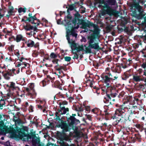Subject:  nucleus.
<instances>
[{
  "label": "nucleus",
  "mask_w": 146,
  "mask_h": 146,
  "mask_svg": "<svg viewBox=\"0 0 146 146\" xmlns=\"http://www.w3.org/2000/svg\"><path fill=\"white\" fill-rule=\"evenodd\" d=\"M70 19L67 18L65 20L66 23L65 25L66 30V37L68 43L70 44V46L72 51L78 52L84 51L88 53H90L92 48L97 49L99 48L98 42L99 41L98 35L100 30L98 26L93 23L90 22H83L82 23V28L85 30L84 32H88L89 33H93L88 37V46L86 47L85 45L79 46L74 42L75 39L77 36L75 31L74 29H78L79 25L76 23V19H74L73 21H70Z\"/></svg>",
  "instance_id": "1"
},
{
  "label": "nucleus",
  "mask_w": 146,
  "mask_h": 146,
  "mask_svg": "<svg viewBox=\"0 0 146 146\" xmlns=\"http://www.w3.org/2000/svg\"><path fill=\"white\" fill-rule=\"evenodd\" d=\"M98 2L99 3L98 7L102 11L99 15L100 17L106 14L113 15L115 14V11L111 6L115 5V0H108L107 2L104 0H98Z\"/></svg>",
  "instance_id": "2"
},
{
  "label": "nucleus",
  "mask_w": 146,
  "mask_h": 146,
  "mask_svg": "<svg viewBox=\"0 0 146 146\" xmlns=\"http://www.w3.org/2000/svg\"><path fill=\"white\" fill-rule=\"evenodd\" d=\"M75 115H76L75 114H72V116H70L68 118V120L69 123L68 125L64 122L61 120V123L59 124V126L63 129V132L69 130L72 128L73 125H76L80 123L79 120L76 119L74 117Z\"/></svg>",
  "instance_id": "3"
},
{
  "label": "nucleus",
  "mask_w": 146,
  "mask_h": 146,
  "mask_svg": "<svg viewBox=\"0 0 146 146\" xmlns=\"http://www.w3.org/2000/svg\"><path fill=\"white\" fill-rule=\"evenodd\" d=\"M125 111L121 108L117 109L115 111V115L113 117V119H116L114 123L115 125H116L121 120V118L125 115Z\"/></svg>",
  "instance_id": "4"
},
{
  "label": "nucleus",
  "mask_w": 146,
  "mask_h": 146,
  "mask_svg": "<svg viewBox=\"0 0 146 146\" xmlns=\"http://www.w3.org/2000/svg\"><path fill=\"white\" fill-rule=\"evenodd\" d=\"M133 80L136 82L144 81L146 82V71L139 72L133 76Z\"/></svg>",
  "instance_id": "5"
},
{
  "label": "nucleus",
  "mask_w": 146,
  "mask_h": 146,
  "mask_svg": "<svg viewBox=\"0 0 146 146\" xmlns=\"http://www.w3.org/2000/svg\"><path fill=\"white\" fill-rule=\"evenodd\" d=\"M113 78H112L111 77L109 78L107 76L105 75L103 77H102L103 80H104L105 82V86L106 87H107V91L109 92V90H110L111 92H112V88L110 87V81L111 80H115V79H117L118 78V77L115 76H113Z\"/></svg>",
  "instance_id": "6"
},
{
  "label": "nucleus",
  "mask_w": 146,
  "mask_h": 146,
  "mask_svg": "<svg viewBox=\"0 0 146 146\" xmlns=\"http://www.w3.org/2000/svg\"><path fill=\"white\" fill-rule=\"evenodd\" d=\"M60 110L58 112L56 113L55 119L57 120H60V115L61 114H65L67 111H68V108H65L64 106L62 107L60 106Z\"/></svg>",
  "instance_id": "7"
},
{
  "label": "nucleus",
  "mask_w": 146,
  "mask_h": 146,
  "mask_svg": "<svg viewBox=\"0 0 146 146\" xmlns=\"http://www.w3.org/2000/svg\"><path fill=\"white\" fill-rule=\"evenodd\" d=\"M137 11L140 14L142 13L143 10L141 7L138 4L135 5L134 6L132 7L131 9V11L133 15H136V11Z\"/></svg>",
  "instance_id": "8"
},
{
  "label": "nucleus",
  "mask_w": 146,
  "mask_h": 146,
  "mask_svg": "<svg viewBox=\"0 0 146 146\" xmlns=\"http://www.w3.org/2000/svg\"><path fill=\"white\" fill-rule=\"evenodd\" d=\"M36 102L37 104V106L38 108L40 109H42L43 112H45L46 111L45 107L44 105V104L45 103V102L38 100L36 101Z\"/></svg>",
  "instance_id": "9"
},
{
  "label": "nucleus",
  "mask_w": 146,
  "mask_h": 146,
  "mask_svg": "<svg viewBox=\"0 0 146 146\" xmlns=\"http://www.w3.org/2000/svg\"><path fill=\"white\" fill-rule=\"evenodd\" d=\"M25 90L27 92V95L32 97V98L35 97L36 94L34 89H30L29 88H26Z\"/></svg>",
  "instance_id": "10"
},
{
  "label": "nucleus",
  "mask_w": 146,
  "mask_h": 146,
  "mask_svg": "<svg viewBox=\"0 0 146 146\" xmlns=\"http://www.w3.org/2000/svg\"><path fill=\"white\" fill-rule=\"evenodd\" d=\"M2 75L4 78L7 80H9L10 79V77L12 76V74L11 72H4V71L2 73Z\"/></svg>",
  "instance_id": "11"
},
{
  "label": "nucleus",
  "mask_w": 146,
  "mask_h": 146,
  "mask_svg": "<svg viewBox=\"0 0 146 146\" xmlns=\"http://www.w3.org/2000/svg\"><path fill=\"white\" fill-rule=\"evenodd\" d=\"M5 86L13 90L16 89L18 87L13 82H10L8 84H6Z\"/></svg>",
  "instance_id": "12"
},
{
  "label": "nucleus",
  "mask_w": 146,
  "mask_h": 146,
  "mask_svg": "<svg viewBox=\"0 0 146 146\" xmlns=\"http://www.w3.org/2000/svg\"><path fill=\"white\" fill-rule=\"evenodd\" d=\"M37 20L35 16H31L29 18H27L26 21L31 22L33 24H35L38 25L39 24L38 23H36L34 22L35 20Z\"/></svg>",
  "instance_id": "13"
},
{
  "label": "nucleus",
  "mask_w": 146,
  "mask_h": 146,
  "mask_svg": "<svg viewBox=\"0 0 146 146\" xmlns=\"http://www.w3.org/2000/svg\"><path fill=\"white\" fill-rule=\"evenodd\" d=\"M26 43L27 46L29 47H32L33 46L35 47V42L33 40L29 39L26 42Z\"/></svg>",
  "instance_id": "14"
},
{
  "label": "nucleus",
  "mask_w": 146,
  "mask_h": 146,
  "mask_svg": "<svg viewBox=\"0 0 146 146\" xmlns=\"http://www.w3.org/2000/svg\"><path fill=\"white\" fill-rule=\"evenodd\" d=\"M32 143L33 145L36 146H39L40 144V140L39 139H33L32 141Z\"/></svg>",
  "instance_id": "15"
},
{
  "label": "nucleus",
  "mask_w": 146,
  "mask_h": 146,
  "mask_svg": "<svg viewBox=\"0 0 146 146\" xmlns=\"http://www.w3.org/2000/svg\"><path fill=\"white\" fill-rule=\"evenodd\" d=\"M23 27L27 31L33 30L34 28L33 26L29 24H27L25 25H24L23 26Z\"/></svg>",
  "instance_id": "16"
},
{
  "label": "nucleus",
  "mask_w": 146,
  "mask_h": 146,
  "mask_svg": "<svg viewBox=\"0 0 146 146\" xmlns=\"http://www.w3.org/2000/svg\"><path fill=\"white\" fill-rule=\"evenodd\" d=\"M58 56H59V54L58 53H55L54 52H52L50 55V57L53 59H56Z\"/></svg>",
  "instance_id": "17"
},
{
  "label": "nucleus",
  "mask_w": 146,
  "mask_h": 146,
  "mask_svg": "<svg viewBox=\"0 0 146 146\" xmlns=\"http://www.w3.org/2000/svg\"><path fill=\"white\" fill-rule=\"evenodd\" d=\"M14 129L12 127H9L6 129V131L8 133H13L14 132Z\"/></svg>",
  "instance_id": "18"
},
{
  "label": "nucleus",
  "mask_w": 146,
  "mask_h": 146,
  "mask_svg": "<svg viewBox=\"0 0 146 146\" xmlns=\"http://www.w3.org/2000/svg\"><path fill=\"white\" fill-rule=\"evenodd\" d=\"M24 136H23L22 138L23 139V140L24 141H28L29 139H31V137L28 135H25Z\"/></svg>",
  "instance_id": "19"
},
{
  "label": "nucleus",
  "mask_w": 146,
  "mask_h": 146,
  "mask_svg": "<svg viewBox=\"0 0 146 146\" xmlns=\"http://www.w3.org/2000/svg\"><path fill=\"white\" fill-rule=\"evenodd\" d=\"M55 69L59 71V72L60 73V70L63 69V67L62 66H60L59 65H56L55 66Z\"/></svg>",
  "instance_id": "20"
},
{
  "label": "nucleus",
  "mask_w": 146,
  "mask_h": 146,
  "mask_svg": "<svg viewBox=\"0 0 146 146\" xmlns=\"http://www.w3.org/2000/svg\"><path fill=\"white\" fill-rule=\"evenodd\" d=\"M26 62H19L17 63L16 64V67H19L21 66V65H26Z\"/></svg>",
  "instance_id": "21"
},
{
  "label": "nucleus",
  "mask_w": 146,
  "mask_h": 146,
  "mask_svg": "<svg viewBox=\"0 0 146 146\" xmlns=\"http://www.w3.org/2000/svg\"><path fill=\"white\" fill-rule=\"evenodd\" d=\"M75 5H71L69 6V8L67 10V12H68L69 11H72L74 9Z\"/></svg>",
  "instance_id": "22"
},
{
  "label": "nucleus",
  "mask_w": 146,
  "mask_h": 146,
  "mask_svg": "<svg viewBox=\"0 0 146 146\" xmlns=\"http://www.w3.org/2000/svg\"><path fill=\"white\" fill-rule=\"evenodd\" d=\"M23 38L22 36L20 35H18L17 36L16 40L17 42H19Z\"/></svg>",
  "instance_id": "23"
},
{
  "label": "nucleus",
  "mask_w": 146,
  "mask_h": 146,
  "mask_svg": "<svg viewBox=\"0 0 146 146\" xmlns=\"http://www.w3.org/2000/svg\"><path fill=\"white\" fill-rule=\"evenodd\" d=\"M5 66L4 65L0 64V73L1 72L2 73V72H3V71L5 70V69H5Z\"/></svg>",
  "instance_id": "24"
},
{
  "label": "nucleus",
  "mask_w": 146,
  "mask_h": 146,
  "mask_svg": "<svg viewBox=\"0 0 146 146\" xmlns=\"http://www.w3.org/2000/svg\"><path fill=\"white\" fill-rule=\"evenodd\" d=\"M13 7L11 6H10L9 7V9L8 11V13L9 14V15H11L12 14V13L13 12Z\"/></svg>",
  "instance_id": "25"
},
{
  "label": "nucleus",
  "mask_w": 146,
  "mask_h": 146,
  "mask_svg": "<svg viewBox=\"0 0 146 146\" xmlns=\"http://www.w3.org/2000/svg\"><path fill=\"white\" fill-rule=\"evenodd\" d=\"M115 72L117 73H119L121 70V68L119 66H116L115 68Z\"/></svg>",
  "instance_id": "26"
},
{
  "label": "nucleus",
  "mask_w": 146,
  "mask_h": 146,
  "mask_svg": "<svg viewBox=\"0 0 146 146\" xmlns=\"http://www.w3.org/2000/svg\"><path fill=\"white\" fill-rule=\"evenodd\" d=\"M75 17L76 19H78L81 16L78 12H77L75 14Z\"/></svg>",
  "instance_id": "27"
},
{
  "label": "nucleus",
  "mask_w": 146,
  "mask_h": 146,
  "mask_svg": "<svg viewBox=\"0 0 146 146\" xmlns=\"http://www.w3.org/2000/svg\"><path fill=\"white\" fill-rule=\"evenodd\" d=\"M40 84L41 86H44L46 85V82L45 81L43 80L42 82H40Z\"/></svg>",
  "instance_id": "28"
},
{
  "label": "nucleus",
  "mask_w": 146,
  "mask_h": 146,
  "mask_svg": "<svg viewBox=\"0 0 146 146\" xmlns=\"http://www.w3.org/2000/svg\"><path fill=\"white\" fill-rule=\"evenodd\" d=\"M64 59L66 61L69 62L71 58L69 56H66L64 57Z\"/></svg>",
  "instance_id": "29"
},
{
  "label": "nucleus",
  "mask_w": 146,
  "mask_h": 146,
  "mask_svg": "<svg viewBox=\"0 0 146 146\" xmlns=\"http://www.w3.org/2000/svg\"><path fill=\"white\" fill-rule=\"evenodd\" d=\"M90 87H91V88H95V86H94L93 85V84H94V82H93V81H91V82H90Z\"/></svg>",
  "instance_id": "30"
},
{
  "label": "nucleus",
  "mask_w": 146,
  "mask_h": 146,
  "mask_svg": "<svg viewBox=\"0 0 146 146\" xmlns=\"http://www.w3.org/2000/svg\"><path fill=\"white\" fill-rule=\"evenodd\" d=\"M25 11H26L25 9L24 8H19V12L20 13H21V12H25Z\"/></svg>",
  "instance_id": "31"
},
{
  "label": "nucleus",
  "mask_w": 146,
  "mask_h": 146,
  "mask_svg": "<svg viewBox=\"0 0 146 146\" xmlns=\"http://www.w3.org/2000/svg\"><path fill=\"white\" fill-rule=\"evenodd\" d=\"M34 87V85L33 84H29V87L28 88H29L30 89H33Z\"/></svg>",
  "instance_id": "32"
},
{
  "label": "nucleus",
  "mask_w": 146,
  "mask_h": 146,
  "mask_svg": "<svg viewBox=\"0 0 146 146\" xmlns=\"http://www.w3.org/2000/svg\"><path fill=\"white\" fill-rule=\"evenodd\" d=\"M33 31H31L30 32L27 33V35L29 36V37H31L32 36H33Z\"/></svg>",
  "instance_id": "33"
},
{
  "label": "nucleus",
  "mask_w": 146,
  "mask_h": 146,
  "mask_svg": "<svg viewBox=\"0 0 146 146\" xmlns=\"http://www.w3.org/2000/svg\"><path fill=\"white\" fill-rule=\"evenodd\" d=\"M98 110V109L97 108H96L92 109V111L94 113H97Z\"/></svg>",
  "instance_id": "34"
},
{
  "label": "nucleus",
  "mask_w": 146,
  "mask_h": 146,
  "mask_svg": "<svg viewBox=\"0 0 146 146\" xmlns=\"http://www.w3.org/2000/svg\"><path fill=\"white\" fill-rule=\"evenodd\" d=\"M59 61V60L56 59H53L52 60V62L54 64H57L58 61Z\"/></svg>",
  "instance_id": "35"
},
{
  "label": "nucleus",
  "mask_w": 146,
  "mask_h": 146,
  "mask_svg": "<svg viewBox=\"0 0 146 146\" xmlns=\"http://www.w3.org/2000/svg\"><path fill=\"white\" fill-rule=\"evenodd\" d=\"M64 139L67 141H68L69 140V137L67 135H64Z\"/></svg>",
  "instance_id": "36"
},
{
  "label": "nucleus",
  "mask_w": 146,
  "mask_h": 146,
  "mask_svg": "<svg viewBox=\"0 0 146 146\" xmlns=\"http://www.w3.org/2000/svg\"><path fill=\"white\" fill-rule=\"evenodd\" d=\"M85 109L86 111L89 112L90 111V108L89 106H86L85 107Z\"/></svg>",
  "instance_id": "37"
},
{
  "label": "nucleus",
  "mask_w": 146,
  "mask_h": 146,
  "mask_svg": "<svg viewBox=\"0 0 146 146\" xmlns=\"http://www.w3.org/2000/svg\"><path fill=\"white\" fill-rule=\"evenodd\" d=\"M142 67L145 69L143 71H146V64L143 63L142 65Z\"/></svg>",
  "instance_id": "38"
},
{
  "label": "nucleus",
  "mask_w": 146,
  "mask_h": 146,
  "mask_svg": "<svg viewBox=\"0 0 146 146\" xmlns=\"http://www.w3.org/2000/svg\"><path fill=\"white\" fill-rule=\"evenodd\" d=\"M36 28H34V29H33V36H35V35H36V32H35V31H36Z\"/></svg>",
  "instance_id": "39"
},
{
  "label": "nucleus",
  "mask_w": 146,
  "mask_h": 146,
  "mask_svg": "<svg viewBox=\"0 0 146 146\" xmlns=\"http://www.w3.org/2000/svg\"><path fill=\"white\" fill-rule=\"evenodd\" d=\"M5 42H3L2 43H1L0 42V47H3L5 46Z\"/></svg>",
  "instance_id": "40"
},
{
  "label": "nucleus",
  "mask_w": 146,
  "mask_h": 146,
  "mask_svg": "<svg viewBox=\"0 0 146 146\" xmlns=\"http://www.w3.org/2000/svg\"><path fill=\"white\" fill-rule=\"evenodd\" d=\"M78 55L77 54H74L73 57V59H77L78 58Z\"/></svg>",
  "instance_id": "41"
},
{
  "label": "nucleus",
  "mask_w": 146,
  "mask_h": 146,
  "mask_svg": "<svg viewBox=\"0 0 146 146\" xmlns=\"http://www.w3.org/2000/svg\"><path fill=\"white\" fill-rule=\"evenodd\" d=\"M86 117L87 119H88L89 120H91V115H86Z\"/></svg>",
  "instance_id": "42"
},
{
  "label": "nucleus",
  "mask_w": 146,
  "mask_h": 146,
  "mask_svg": "<svg viewBox=\"0 0 146 146\" xmlns=\"http://www.w3.org/2000/svg\"><path fill=\"white\" fill-rule=\"evenodd\" d=\"M42 21L44 22H45L46 23H48V22L47 20L45 18H43L42 19Z\"/></svg>",
  "instance_id": "43"
},
{
  "label": "nucleus",
  "mask_w": 146,
  "mask_h": 146,
  "mask_svg": "<svg viewBox=\"0 0 146 146\" xmlns=\"http://www.w3.org/2000/svg\"><path fill=\"white\" fill-rule=\"evenodd\" d=\"M26 65H21L22 66V68H25V67L27 66V65L29 64L27 63H26Z\"/></svg>",
  "instance_id": "44"
},
{
  "label": "nucleus",
  "mask_w": 146,
  "mask_h": 146,
  "mask_svg": "<svg viewBox=\"0 0 146 146\" xmlns=\"http://www.w3.org/2000/svg\"><path fill=\"white\" fill-rule=\"evenodd\" d=\"M124 94V92H121V93H119V97H120V96L122 97L123 96V95Z\"/></svg>",
  "instance_id": "45"
},
{
  "label": "nucleus",
  "mask_w": 146,
  "mask_h": 146,
  "mask_svg": "<svg viewBox=\"0 0 146 146\" xmlns=\"http://www.w3.org/2000/svg\"><path fill=\"white\" fill-rule=\"evenodd\" d=\"M3 55L1 53H0V60L3 58Z\"/></svg>",
  "instance_id": "46"
},
{
  "label": "nucleus",
  "mask_w": 146,
  "mask_h": 146,
  "mask_svg": "<svg viewBox=\"0 0 146 146\" xmlns=\"http://www.w3.org/2000/svg\"><path fill=\"white\" fill-rule=\"evenodd\" d=\"M67 104V102L66 101H63L62 102V104L63 105H66Z\"/></svg>",
  "instance_id": "47"
},
{
  "label": "nucleus",
  "mask_w": 146,
  "mask_h": 146,
  "mask_svg": "<svg viewBox=\"0 0 146 146\" xmlns=\"http://www.w3.org/2000/svg\"><path fill=\"white\" fill-rule=\"evenodd\" d=\"M113 76V74L112 75L111 74L109 73V77L110 78L111 77L112 78H113L112 77Z\"/></svg>",
  "instance_id": "48"
},
{
  "label": "nucleus",
  "mask_w": 146,
  "mask_h": 146,
  "mask_svg": "<svg viewBox=\"0 0 146 146\" xmlns=\"http://www.w3.org/2000/svg\"><path fill=\"white\" fill-rule=\"evenodd\" d=\"M9 33V31H8L7 33V34H6V35H5V38H8V36L9 35L8 34V33Z\"/></svg>",
  "instance_id": "49"
},
{
  "label": "nucleus",
  "mask_w": 146,
  "mask_h": 146,
  "mask_svg": "<svg viewBox=\"0 0 146 146\" xmlns=\"http://www.w3.org/2000/svg\"><path fill=\"white\" fill-rule=\"evenodd\" d=\"M86 40L85 38H82V39L81 40L82 41H83L84 42H85Z\"/></svg>",
  "instance_id": "50"
},
{
  "label": "nucleus",
  "mask_w": 146,
  "mask_h": 146,
  "mask_svg": "<svg viewBox=\"0 0 146 146\" xmlns=\"http://www.w3.org/2000/svg\"><path fill=\"white\" fill-rule=\"evenodd\" d=\"M107 98L108 99L107 101H109L110 100V101L111 100V98L110 96H108Z\"/></svg>",
  "instance_id": "51"
},
{
  "label": "nucleus",
  "mask_w": 146,
  "mask_h": 146,
  "mask_svg": "<svg viewBox=\"0 0 146 146\" xmlns=\"http://www.w3.org/2000/svg\"><path fill=\"white\" fill-rule=\"evenodd\" d=\"M128 62L129 63L128 64H129V63H131V60L130 59H129L128 60H127V62Z\"/></svg>",
  "instance_id": "52"
},
{
  "label": "nucleus",
  "mask_w": 146,
  "mask_h": 146,
  "mask_svg": "<svg viewBox=\"0 0 146 146\" xmlns=\"http://www.w3.org/2000/svg\"><path fill=\"white\" fill-rule=\"evenodd\" d=\"M69 99L70 101L72 100H73V99H74L73 97H69Z\"/></svg>",
  "instance_id": "53"
},
{
  "label": "nucleus",
  "mask_w": 146,
  "mask_h": 146,
  "mask_svg": "<svg viewBox=\"0 0 146 146\" xmlns=\"http://www.w3.org/2000/svg\"><path fill=\"white\" fill-rule=\"evenodd\" d=\"M24 59V58H20V59H19V60H20V62H22V61H23V59Z\"/></svg>",
  "instance_id": "54"
},
{
  "label": "nucleus",
  "mask_w": 146,
  "mask_h": 146,
  "mask_svg": "<svg viewBox=\"0 0 146 146\" xmlns=\"http://www.w3.org/2000/svg\"><path fill=\"white\" fill-rule=\"evenodd\" d=\"M0 126L1 127H3L4 124L2 122H1L0 123Z\"/></svg>",
  "instance_id": "55"
},
{
  "label": "nucleus",
  "mask_w": 146,
  "mask_h": 146,
  "mask_svg": "<svg viewBox=\"0 0 146 146\" xmlns=\"http://www.w3.org/2000/svg\"><path fill=\"white\" fill-rule=\"evenodd\" d=\"M62 146H69L68 144H64L63 145H62Z\"/></svg>",
  "instance_id": "56"
},
{
  "label": "nucleus",
  "mask_w": 146,
  "mask_h": 146,
  "mask_svg": "<svg viewBox=\"0 0 146 146\" xmlns=\"http://www.w3.org/2000/svg\"><path fill=\"white\" fill-rule=\"evenodd\" d=\"M6 29H4L3 30V32L4 33H5L6 32Z\"/></svg>",
  "instance_id": "57"
},
{
  "label": "nucleus",
  "mask_w": 146,
  "mask_h": 146,
  "mask_svg": "<svg viewBox=\"0 0 146 146\" xmlns=\"http://www.w3.org/2000/svg\"><path fill=\"white\" fill-rule=\"evenodd\" d=\"M26 21H27L26 20H25L23 19H22V21H24L25 22H26Z\"/></svg>",
  "instance_id": "58"
},
{
  "label": "nucleus",
  "mask_w": 146,
  "mask_h": 146,
  "mask_svg": "<svg viewBox=\"0 0 146 146\" xmlns=\"http://www.w3.org/2000/svg\"><path fill=\"white\" fill-rule=\"evenodd\" d=\"M8 38L9 39V40H10L12 38L10 36H9Z\"/></svg>",
  "instance_id": "59"
},
{
  "label": "nucleus",
  "mask_w": 146,
  "mask_h": 146,
  "mask_svg": "<svg viewBox=\"0 0 146 146\" xmlns=\"http://www.w3.org/2000/svg\"><path fill=\"white\" fill-rule=\"evenodd\" d=\"M31 15H32V14H31V13H29V17H31V16H31Z\"/></svg>",
  "instance_id": "60"
},
{
  "label": "nucleus",
  "mask_w": 146,
  "mask_h": 146,
  "mask_svg": "<svg viewBox=\"0 0 146 146\" xmlns=\"http://www.w3.org/2000/svg\"><path fill=\"white\" fill-rule=\"evenodd\" d=\"M19 72V69L18 70H17V74H18Z\"/></svg>",
  "instance_id": "61"
},
{
  "label": "nucleus",
  "mask_w": 146,
  "mask_h": 146,
  "mask_svg": "<svg viewBox=\"0 0 146 146\" xmlns=\"http://www.w3.org/2000/svg\"><path fill=\"white\" fill-rule=\"evenodd\" d=\"M3 102V100H2V101H0V107L1 108V102Z\"/></svg>",
  "instance_id": "62"
},
{
  "label": "nucleus",
  "mask_w": 146,
  "mask_h": 146,
  "mask_svg": "<svg viewBox=\"0 0 146 146\" xmlns=\"http://www.w3.org/2000/svg\"><path fill=\"white\" fill-rule=\"evenodd\" d=\"M1 139L2 140H3L4 139V137H1Z\"/></svg>",
  "instance_id": "63"
},
{
  "label": "nucleus",
  "mask_w": 146,
  "mask_h": 146,
  "mask_svg": "<svg viewBox=\"0 0 146 146\" xmlns=\"http://www.w3.org/2000/svg\"><path fill=\"white\" fill-rule=\"evenodd\" d=\"M142 120H144V119H145V118H144V117H142Z\"/></svg>",
  "instance_id": "64"
}]
</instances>
